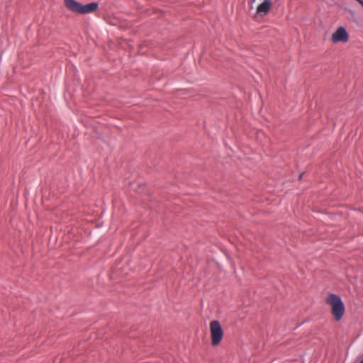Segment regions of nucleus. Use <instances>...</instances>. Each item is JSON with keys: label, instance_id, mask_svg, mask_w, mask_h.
<instances>
[{"label": "nucleus", "instance_id": "20e7f679", "mask_svg": "<svg viewBox=\"0 0 363 363\" xmlns=\"http://www.w3.org/2000/svg\"><path fill=\"white\" fill-rule=\"evenodd\" d=\"M349 38V33L343 26L338 27L331 35V41L334 44L346 43Z\"/></svg>", "mask_w": 363, "mask_h": 363}, {"label": "nucleus", "instance_id": "1a4fd4ad", "mask_svg": "<svg viewBox=\"0 0 363 363\" xmlns=\"http://www.w3.org/2000/svg\"><path fill=\"white\" fill-rule=\"evenodd\" d=\"M357 1H359V0H357Z\"/></svg>", "mask_w": 363, "mask_h": 363}, {"label": "nucleus", "instance_id": "0eeeda50", "mask_svg": "<svg viewBox=\"0 0 363 363\" xmlns=\"http://www.w3.org/2000/svg\"><path fill=\"white\" fill-rule=\"evenodd\" d=\"M358 2H359L362 4V6H363V0H359Z\"/></svg>", "mask_w": 363, "mask_h": 363}, {"label": "nucleus", "instance_id": "39448f33", "mask_svg": "<svg viewBox=\"0 0 363 363\" xmlns=\"http://www.w3.org/2000/svg\"><path fill=\"white\" fill-rule=\"evenodd\" d=\"M99 7V4L96 2H91L87 4L83 5L81 4L80 10L79 13L80 14H87L91 13L97 10Z\"/></svg>", "mask_w": 363, "mask_h": 363}, {"label": "nucleus", "instance_id": "7ed1b4c3", "mask_svg": "<svg viewBox=\"0 0 363 363\" xmlns=\"http://www.w3.org/2000/svg\"><path fill=\"white\" fill-rule=\"evenodd\" d=\"M250 4L251 8L257 4L256 13L259 16L267 15L272 7V0H250Z\"/></svg>", "mask_w": 363, "mask_h": 363}, {"label": "nucleus", "instance_id": "423d86ee", "mask_svg": "<svg viewBox=\"0 0 363 363\" xmlns=\"http://www.w3.org/2000/svg\"><path fill=\"white\" fill-rule=\"evenodd\" d=\"M64 3L67 9L72 12L79 13L82 4L81 3L75 0H64Z\"/></svg>", "mask_w": 363, "mask_h": 363}, {"label": "nucleus", "instance_id": "f03ea898", "mask_svg": "<svg viewBox=\"0 0 363 363\" xmlns=\"http://www.w3.org/2000/svg\"><path fill=\"white\" fill-rule=\"evenodd\" d=\"M209 330L211 335V345L213 346L218 345L223 337L224 332L218 320H213L209 323Z\"/></svg>", "mask_w": 363, "mask_h": 363}, {"label": "nucleus", "instance_id": "6e6552de", "mask_svg": "<svg viewBox=\"0 0 363 363\" xmlns=\"http://www.w3.org/2000/svg\"><path fill=\"white\" fill-rule=\"evenodd\" d=\"M359 363H363V359H362V361Z\"/></svg>", "mask_w": 363, "mask_h": 363}, {"label": "nucleus", "instance_id": "f257e3e1", "mask_svg": "<svg viewBox=\"0 0 363 363\" xmlns=\"http://www.w3.org/2000/svg\"><path fill=\"white\" fill-rule=\"evenodd\" d=\"M325 303L330 306L331 313L336 321L340 320L345 311L341 298L334 294H330L325 298Z\"/></svg>", "mask_w": 363, "mask_h": 363}]
</instances>
